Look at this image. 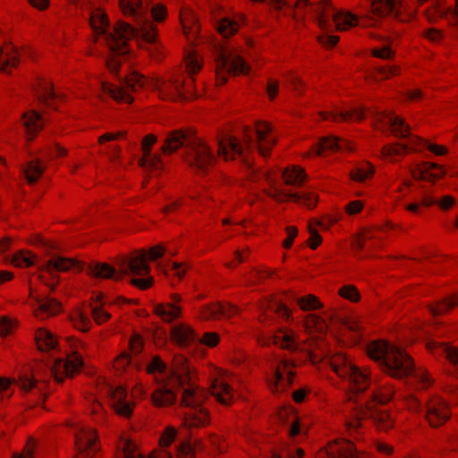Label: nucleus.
Listing matches in <instances>:
<instances>
[{
  "label": "nucleus",
  "mask_w": 458,
  "mask_h": 458,
  "mask_svg": "<svg viewBox=\"0 0 458 458\" xmlns=\"http://www.w3.org/2000/svg\"><path fill=\"white\" fill-rule=\"evenodd\" d=\"M120 7L124 15L131 16L136 25L119 21L111 27L106 13L99 8L90 10L89 21L98 40L108 47L110 55L106 59V66L112 73H117L121 57L128 53L126 40L131 38H140L148 45L149 54L159 59L164 56V47L157 38V30L151 19L162 21L166 16V9L162 4L151 7L144 4L143 0H120Z\"/></svg>",
  "instance_id": "f257e3e1"
},
{
  "label": "nucleus",
  "mask_w": 458,
  "mask_h": 458,
  "mask_svg": "<svg viewBox=\"0 0 458 458\" xmlns=\"http://www.w3.org/2000/svg\"><path fill=\"white\" fill-rule=\"evenodd\" d=\"M147 372L153 376L157 384L150 394L155 406L166 407L174 404L177 401L176 389L180 388V405L187 409L182 419L184 427L200 428L209 422L208 411L204 406L208 394L192 381V369L185 357L176 356L174 368L169 370L165 363L158 356H155L148 364Z\"/></svg>",
  "instance_id": "f03ea898"
},
{
  "label": "nucleus",
  "mask_w": 458,
  "mask_h": 458,
  "mask_svg": "<svg viewBox=\"0 0 458 458\" xmlns=\"http://www.w3.org/2000/svg\"><path fill=\"white\" fill-rule=\"evenodd\" d=\"M330 363L335 374L349 382L352 391H369L366 400L355 404L354 420L346 423L350 437L359 439L356 433H359L360 420L363 419L371 420L379 430L386 431L393 428V417L386 411L376 407L377 404H385L393 398V386L388 383L372 379L369 372L353 365L345 355L334 356Z\"/></svg>",
  "instance_id": "7ed1b4c3"
},
{
  "label": "nucleus",
  "mask_w": 458,
  "mask_h": 458,
  "mask_svg": "<svg viewBox=\"0 0 458 458\" xmlns=\"http://www.w3.org/2000/svg\"><path fill=\"white\" fill-rule=\"evenodd\" d=\"M120 273L107 263L93 262L87 265L72 259L55 256L45 264V269L53 274L54 272H65L71 268L78 271L87 270L89 275L98 278L120 280L123 275L131 274L134 276H144L149 273L150 267L147 263V256L140 251L131 257H123L117 261Z\"/></svg>",
  "instance_id": "20e7f679"
},
{
  "label": "nucleus",
  "mask_w": 458,
  "mask_h": 458,
  "mask_svg": "<svg viewBox=\"0 0 458 458\" xmlns=\"http://www.w3.org/2000/svg\"><path fill=\"white\" fill-rule=\"evenodd\" d=\"M368 355L379 364L384 372L395 378L410 377L421 388L431 385L427 372L415 368L411 358L400 347L378 340L368 346Z\"/></svg>",
  "instance_id": "39448f33"
},
{
  "label": "nucleus",
  "mask_w": 458,
  "mask_h": 458,
  "mask_svg": "<svg viewBox=\"0 0 458 458\" xmlns=\"http://www.w3.org/2000/svg\"><path fill=\"white\" fill-rule=\"evenodd\" d=\"M273 126L267 122H257L255 130L245 128L242 142L236 137L225 135L217 140L218 155L225 160L240 157L250 168L251 164L247 158V151L257 148L259 154L266 157L276 144Z\"/></svg>",
  "instance_id": "423d86ee"
},
{
  "label": "nucleus",
  "mask_w": 458,
  "mask_h": 458,
  "mask_svg": "<svg viewBox=\"0 0 458 458\" xmlns=\"http://www.w3.org/2000/svg\"><path fill=\"white\" fill-rule=\"evenodd\" d=\"M189 82H181L178 79H170L162 81L159 79H146L137 72L131 73L124 80H119V85L104 82L103 90L112 97L114 100L131 103L132 98L130 91H137L140 89L148 87L157 90L163 99H181L186 98L183 93V88H188Z\"/></svg>",
  "instance_id": "0eeeda50"
},
{
  "label": "nucleus",
  "mask_w": 458,
  "mask_h": 458,
  "mask_svg": "<svg viewBox=\"0 0 458 458\" xmlns=\"http://www.w3.org/2000/svg\"><path fill=\"white\" fill-rule=\"evenodd\" d=\"M179 148H183V159L197 173H208L216 162L209 146L193 132L180 130L169 132L161 151L165 155H171Z\"/></svg>",
  "instance_id": "6e6552de"
},
{
  "label": "nucleus",
  "mask_w": 458,
  "mask_h": 458,
  "mask_svg": "<svg viewBox=\"0 0 458 458\" xmlns=\"http://www.w3.org/2000/svg\"><path fill=\"white\" fill-rule=\"evenodd\" d=\"M305 4L311 8L322 30H328L331 28L330 20L334 21L338 30H345L359 24L356 15L350 12L335 11L330 0H318L316 4L305 0Z\"/></svg>",
  "instance_id": "1a4fd4ad"
},
{
  "label": "nucleus",
  "mask_w": 458,
  "mask_h": 458,
  "mask_svg": "<svg viewBox=\"0 0 458 458\" xmlns=\"http://www.w3.org/2000/svg\"><path fill=\"white\" fill-rule=\"evenodd\" d=\"M377 122L382 125L391 128V132L399 138H410L409 144L396 143L391 146H385L383 148V154L385 156L401 155L409 149H413L412 144H415L420 140L410 133V126L405 123L404 120L392 113H384L377 114Z\"/></svg>",
  "instance_id": "9d476101"
},
{
  "label": "nucleus",
  "mask_w": 458,
  "mask_h": 458,
  "mask_svg": "<svg viewBox=\"0 0 458 458\" xmlns=\"http://www.w3.org/2000/svg\"><path fill=\"white\" fill-rule=\"evenodd\" d=\"M72 353L66 359H55L51 367V374L56 382L61 383L64 377H72L83 366L81 355L78 352L80 348H85V344L80 340H72Z\"/></svg>",
  "instance_id": "9b49d317"
},
{
  "label": "nucleus",
  "mask_w": 458,
  "mask_h": 458,
  "mask_svg": "<svg viewBox=\"0 0 458 458\" xmlns=\"http://www.w3.org/2000/svg\"><path fill=\"white\" fill-rule=\"evenodd\" d=\"M249 65L240 55L233 51L221 50L216 58V80L221 85L225 83L227 74L248 73Z\"/></svg>",
  "instance_id": "f8f14e48"
},
{
  "label": "nucleus",
  "mask_w": 458,
  "mask_h": 458,
  "mask_svg": "<svg viewBox=\"0 0 458 458\" xmlns=\"http://www.w3.org/2000/svg\"><path fill=\"white\" fill-rule=\"evenodd\" d=\"M293 367H295V363L286 358H276L272 362V377L269 379L272 391H284L292 384L294 377V372L292 370Z\"/></svg>",
  "instance_id": "ddd939ff"
},
{
  "label": "nucleus",
  "mask_w": 458,
  "mask_h": 458,
  "mask_svg": "<svg viewBox=\"0 0 458 458\" xmlns=\"http://www.w3.org/2000/svg\"><path fill=\"white\" fill-rule=\"evenodd\" d=\"M100 392L109 399L111 406L119 416L129 418L132 414L134 404L127 399V392L123 386L105 384Z\"/></svg>",
  "instance_id": "4468645a"
},
{
  "label": "nucleus",
  "mask_w": 458,
  "mask_h": 458,
  "mask_svg": "<svg viewBox=\"0 0 458 458\" xmlns=\"http://www.w3.org/2000/svg\"><path fill=\"white\" fill-rule=\"evenodd\" d=\"M401 4L398 0H370L371 15L368 16L364 22V26H376L377 18H383L386 15H391L400 21H403L401 16L400 7Z\"/></svg>",
  "instance_id": "2eb2a0df"
},
{
  "label": "nucleus",
  "mask_w": 458,
  "mask_h": 458,
  "mask_svg": "<svg viewBox=\"0 0 458 458\" xmlns=\"http://www.w3.org/2000/svg\"><path fill=\"white\" fill-rule=\"evenodd\" d=\"M262 176L267 181L268 183L271 184L272 189L267 191V195L276 201L282 202L287 199H292L299 204H302L309 208H312L316 206L318 201V197L310 192H302V193H292L289 191H284L275 186V182L272 177L267 174H262Z\"/></svg>",
  "instance_id": "dca6fc26"
},
{
  "label": "nucleus",
  "mask_w": 458,
  "mask_h": 458,
  "mask_svg": "<svg viewBox=\"0 0 458 458\" xmlns=\"http://www.w3.org/2000/svg\"><path fill=\"white\" fill-rule=\"evenodd\" d=\"M173 338L181 345H189L192 343L198 342V335L194 331L184 325L175 326L172 328ZM200 342V340H199ZM219 342V335L214 332H207L203 335L201 343L208 347L216 346Z\"/></svg>",
  "instance_id": "f3484780"
},
{
  "label": "nucleus",
  "mask_w": 458,
  "mask_h": 458,
  "mask_svg": "<svg viewBox=\"0 0 458 458\" xmlns=\"http://www.w3.org/2000/svg\"><path fill=\"white\" fill-rule=\"evenodd\" d=\"M420 202L411 203L406 208L411 212H418L420 205L428 208L432 205L437 204L441 209L447 210L454 204V199L450 195H445L442 199H438L432 195L431 190L426 186L420 185Z\"/></svg>",
  "instance_id": "a211bd4d"
},
{
  "label": "nucleus",
  "mask_w": 458,
  "mask_h": 458,
  "mask_svg": "<svg viewBox=\"0 0 458 458\" xmlns=\"http://www.w3.org/2000/svg\"><path fill=\"white\" fill-rule=\"evenodd\" d=\"M426 419L432 427H438L449 418L446 403L438 397L428 401L423 410Z\"/></svg>",
  "instance_id": "6ab92c4d"
},
{
  "label": "nucleus",
  "mask_w": 458,
  "mask_h": 458,
  "mask_svg": "<svg viewBox=\"0 0 458 458\" xmlns=\"http://www.w3.org/2000/svg\"><path fill=\"white\" fill-rule=\"evenodd\" d=\"M157 141V138L153 134H148L144 137L141 143L143 152L142 157L139 160L140 165L146 170L160 171L163 169V163L160 157L151 153V147Z\"/></svg>",
  "instance_id": "aec40b11"
},
{
  "label": "nucleus",
  "mask_w": 458,
  "mask_h": 458,
  "mask_svg": "<svg viewBox=\"0 0 458 458\" xmlns=\"http://www.w3.org/2000/svg\"><path fill=\"white\" fill-rule=\"evenodd\" d=\"M361 449L352 440H341L329 444L327 458H360Z\"/></svg>",
  "instance_id": "412c9836"
},
{
  "label": "nucleus",
  "mask_w": 458,
  "mask_h": 458,
  "mask_svg": "<svg viewBox=\"0 0 458 458\" xmlns=\"http://www.w3.org/2000/svg\"><path fill=\"white\" fill-rule=\"evenodd\" d=\"M320 115L323 119H331L334 122L360 121L364 118L365 111L361 107H353L348 110L335 107V109L330 112H321Z\"/></svg>",
  "instance_id": "4be33fe9"
},
{
  "label": "nucleus",
  "mask_w": 458,
  "mask_h": 458,
  "mask_svg": "<svg viewBox=\"0 0 458 458\" xmlns=\"http://www.w3.org/2000/svg\"><path fill=\"white\" fill-rule=\"evenodd\" d=\"M35 307L34 312L36 317L44 319L50 316L57 314L61 310V304L55 299L50 297H33Z\"/></svg>",
  "instance_id": "5701e85b"
},
{
  "label": "nucleus",
  "mask_w": 458,
  "mask_h": 458,
  "mask_svg": "<svg viewBox=\"0 0 458 458\" xmlns=\"http://www.w3.org/2000/svg\"><path fill=\"white\" fill-rule=\"evenodd\" d=\"M352 151V145L344 140L335 136L325 137L320 140L314 148L316 155H321L323 151Z\"/></svg>",
  "instance_id": "b1692460"
},
{
  "label": "nucleus",
  "mask_w": 458,
  "mask_h": 458,
  "mask_svg": "<svg viewBox=\"0 0 458 458\" xmlns=\"http://www.w3.org/2000/svg\"><path fill=\"white\" fill-rule=\"evenodd\" d=\"M237 312L238 309L231 304H212L204 306L200 314L203 319H210L220 317L229 318Z\"/></svg>",
  "instance_id": "393cba45"
},
{
  "label": "nucleus",
  "mask_w": 458,
  "mask_h": 458,
  "mask_svg": "<svg viewBox=\"0 0 458 458\" xmlns=\"http://www.w3.org/2000/svg\"><path fill=\"white\" fill-rule=\"evenodd\" d=\"M173 302L165 304H157L155 306V312L160 316L165 321H173L179 318L181 314V307L177 305L178 302L182 301L180 295L174 293L171 295Z\"/></svg>",
  "instance_id": "a878e982"
},
{
  "label": "nucleus",
  "mask_w": 458,
  "mask_h": 458,
  "mask_svg": "<svg viewBox=\"0 0 458 458\" xmlns=\"http://www.w3.org/2000/svg\"><path fill=\"white\" fill-rule=\"evenodd\" d=\"M273 342L276 345L286 349L292 352L299 348L295 334L287 328H280L273 335Z\"/></svg>",
  "instance_id": "bb28decb"
},
{
  "label": "nucleus",
  "mask_w": 458,
  "mask_h": 458,
  "mask_svg": "<svg viewBox=\"0 0 458 458\" xmlns=\"http://www.w3.org/2000/svg\"><path fill=\"white\" fill-rule=\"evenodd\" d=\"M211 394L217 402L224 405H228L233 399L232 387L223 379L216 378L211 385Z\"/></svg>",
  "instance_id": "cd10ccee"
},
{
  "label": "nucleus",
  "mask_w": 458,
  "mask_h": 458,
  "mask_svg": "<svg viewBox=\"0 0 458 458\" xmlns=\"http://www.w3.org/2000/svg\"><path fill=\"white\" fill-rule=\"evenodd\" d=\"M22 124L26 130L29 140H31L38 131L43 128L44 123L39 113L32 110L22 115Z\"/></svg>",
  "instance_id": "c85d7f7f"
},
{
  "label": "nucleus",
  "mask_w": 458,
  "mask_h": 458,
  "mask_svg": "<svg viewBox=\"0 0 458 458\" xmlns=\"http://www.w3.org/2000/svg\"><path fill=\"white\" fill-rule=\"evenodd\" d=\"M445 174L443 167L435 163L425 164L423 167L417 171H412V177L415 180L421 181H436Z\"/></svg>",
  "instance_id": "c756f323"
},
{
  "label": "nucleus",
  "mask_w": 458,
  "mask_h": 458,
  "mask_svg": "<svg viewBox=\"0 0 458 458\" xmlns=\"http://www.w3.org/2000/svg\"><path fill=\"white\" fill-rule=\"evenodd\" d=\"M20 168L29 184L36 183L45 171V166L38 158L29 161L26 165H21Z\"/></svg>",
  "instance_id": "7c9ffc66"
},
{
  "label": "nucleus",
  "mask_w": 458,
  "mask_h": 458,
  "mask_svg": "<svg viewBox=\"0 0 458 458\" xmlns=\"http://www.w3.org/2000/svg\"><path fill=\"white\" fill-rule=\"evenodd\" d=\"M19 63V55L14 46L8 45L0 48V71L9 73V67H16Z\"/></svg>",
  "instance_id": "2f4dec72"
},
{
  "label": "nucleus",
  "mask_w": 458,
  "mask_h": 458,
  "mask_svg": "<svg viewBox=\"0 0 458 458\" xmlns=\"http://www.w3.org/2000/svg\"><path fill=\"white\" fill-rule=\"evenodd\" d=\"M284 182L288 185L300 186L305 181L306 174L303 169L293 166L282 173Z\"/></svg>",
  "instance_id": "473e14b6"
},
{
  "label": "nucleus",
  "mask_w": 458,
  "mask_h": 458,
  "mask_svg": "<svg viewBox=\"0 0 458 458\" xmlns=\"http://www.w3.org/2000/svg\"><path fill=\"white\" fill-rule=\"evenodd\" d=\"M36 342L40 351L54 350L56 346L54 335L45 329H40L36 333Z\"/></svg>",
  "instance_id": "72a5a7b5"
},
{
  "label": "nucleus",
  "mask_w": 458,
  "mask_h": 458,
  "mask_svg": "<svg viewBox=\"0 0 458 458\" xmlns=\"http://www.w3.org/2000/svg\"><path fill=\"white\" fill-rule=\"evenodd\" d=\"M36 96L41 103L51 106L50 101L56 98L52 85L47 81H42L39 82L38 88L35 89Z\"/></svg>",
  "instance_id": "f704fd0d"
},
{
  "label": "nucleus",
  "mask_w": 458,
  "mask_h": 458,
  "mask_svg": "<svg viewBox=\"0 0 458 458\" xmlns=\"http://www.w3.org/2000/svg\"><path fill=\"white\" fill-rule=\"evenodd\" d=\"M458 304V294L444 299L435 306H430L429 310L432 315L437 316L443 314Z\"/></svg>",
  "instance_id": "c9c22d12"
},
{
  "label": "nucleus",
  "mask_w": 458,
  "mask_h": 458,
  "mask_svg": "<svg viewBox=\"0 0 458 458\" xmlns=\"http://www.w3.org/2000/svg\"><path fill=\"white\" fill-rule=\"evenodd\" d=\"M238 28L239 23L229 17H225L217 22V30L224 38H228L234 34Z\"/></svg>",
  "instance_id": "e433bc0d"
},
{
  "label": "nucleus",
  "mask_w": 458,
  "mask_h": 458,
  "mask_svg": "<svg viewBox=\"0 0 458 458\" xmlns=\"http://www.w3.org/2000/svg\"><path fill=\"white\" fill-rule=\"evenodd\" d=\"M304 325L308 331L315 330L318 333H324L327 327L325 319L315 314L307 315Z\"/></svg>",
  "instance_id": "4c0bfd02"
},
{
  "label": "nucleus",
  "mask_w": 458,
  "mask_h": 458,
  "mask_svg": "<svg viewBox=\"0 0 458 458\" xmlns=\"http://www.w3.org/2000/svg\"><path fill=\"white\" fill-rule=\"evenodd\" d=\"M71 321L77 329L82 332H87L90 328L91 322L89 318L80 310L73 312L71 316Z\"/></svg>",
  "instance_id": "58836bf2"
},
{
  "label": "nucleus",
  "mask_w": 458,
  "mask_h": 458,
  "mask_svg": "<svg viewBox=\"0 0 458 458\" xmlns=\"http://www.w3.org/2000/svg\"><path fill=\"white\" fill-rule=\"evenodd\" d=\"M399 68L395 65H375L374 78L376 81L386 80L398 74Z\"/></svg>",
  "instance_id": "ea45409f"
},
{
  "label": "nucleus",
  "mask_w": 458,
  "mask_h": 458,
  "mask_svg": "<svg viewBox=\"0 0 458 458\" xmlns=\"http://www.w3.org/2000/svg\"><path fill=\"white\" fill-rule=\"evenodd\" d=\"M36 257L30 252L19 251L14 254L11 261L13 265L20 267H31L34 264Z\"/></svg>",
  "instance_id": "a19ab883"
},
{
  "label": "nucleus",
  "mask_w": 458,
  "mask_h": 458,
  "mask_svg": "<svg viewBox=\"0 0 458 458\" xmlns=\"http://www.w3.org/2000/svg\"><path fill=\"white\" fill-rule=\"evenodd\" d=\"M296 302L302 310H317L322 306L318 299L312 294L304 297H296Z\"/></svg>",
  "instance_id": "79ce46f5"
},
{
  "label": "nucleus",
  "mask_w": 458,
  "mask_h": 458,
  "mask_svg": "<svg viewBox=\"0 0 458 458\" xmlns=\"http://www.w3.org/2000/svg\"><path fill=\"white\" fill-rule=\"evenodd\" d=\"M374 173L373 167L369 164H365L362 166L357 167L352 172V177L354 181L364 182Z\"/></svg>",
  "instance_id": "37998d69"
},
{
  "label": "nucleus",
  "mask_w": 458,
  "mask_h": 458,
  "mask_svg": "<svg viewBox=\"0 0 458 458\" xmlns=\"http://www.w3.org/2000/svg\"><path fill=\"white\" fill-rule=\"evenodd\" d=\"M178 458H194V448L191 443L182 441L174 447Z\"/></svg>",
  "instance_id": "c03bdc74"
},
{
  "label": "nucleus",
  "mask_w": 458,
  "mask_h": 458,
  "mask_svg": "<svg viewBox=\"0 0 458 458\" xmlns=\"http://www.w3.org/2000/svg\"><path fill=\"white\" fill-rule=\"evenodd\" d=\"M19 386L23 391L29 392L37 388V380L33 376L25 373L20 376Z\"/></svg>",
  "instance_id": "a18cd8bd"
},
{
  "label": "nucleus",
  "mask_w": 458,
  "mask_h": 458,
  "mask_svg": "<svg viewBox=\"0 0 458 458\" xmlns=\"http://www.w3.org/2000/svg\"><path fill=\"white\" fill-rule=\"evenodd\" d=\"M339 294L352 301H357L360 299V294L357 289L352 285H345L339 289Z\"/></svg>",
  "instance_id": "49530a36"
},
{
  "label": "nucleus",
  "mask_w": 458,
  "mask_h": 458,
  "mask_svg": "<svg viewBox=\"0 0 458 458\" xmlns=\"http://www.w3.org/2000/svg\"><path fill=\"white\" fill-rule=\"evenodd\" d=\"M372 55L373 56L377 58L389 60L393 58L394 52L391 49V47L388 45H383L380 47H375L372 50Z\"/></svg>",
  "instance_id": "de8ad7c7"
},
{
  "label": "nucleus",
  "mask_w": 458,
  "mask_h": 458,
  "mask_svg": "<svg viewBox=\"0 0 458 458\" xmlns=\"http://www.w3.org/2000/svg\"><path fill=\"white\" fill-rule=\"evenodd\" d=\"M269 309L272 310V312L276 313L278 316L286 320L291 317L289 309L282 302H271L269 303Z\"/></svg>",
  "instance_id": "09e8293b"
},
{
  "label": "nucleus",
  "mask_w": 458,
  "mask_h": 458,
  "mask_svg": "<svg viewBox=\"0 0 458 458\" xmlns=\"http://www.w3.org/2000/svg\"><path fill=\"white\" fill-rule=\"evenodd\" d=\"M91 314L95 322L98 324H102L110 318V314L97 304L91 306Z\"/></svg>",
  "instance_id": "8fccbe9b"
},
{
  "label": "nucleus",
  "mask_w": 458,
  "mask_h": 458,
  "mask_svg": "<svg viewBox=\"0 0 458 458\" xmlns=\"http://www.w3.org/2000/svg\"><path fill=\"white\" fill-rule=\"evenodd\" d=\"M130 349L133 354H139L143 349V341L141 337L134 334L130 340Z\"/></svg>",
  "instance_id": "3c124183"
},
{
  "label": "nucleus",
  "mask_w": 458,
  "mask_h": 458,
  "mask_svg": "<svg viewBox=\"0 0 458 458\" xmlns=\"http://www.w3.org/2000/svg\"><path fill=\"white\" fill-rule=\"evenodd\" d=\"M186 67L190 74H194L199 71L200 64L196 56L189 55L186 59Z\"/></svg>",
  "instance_id": "603ef678"
},
{
  "label": "nucleus",
  "mask_w": 458,
  "mask_h": 458,
  "mask_svg": "<svg viewBox=\"0 0 458 458\" xmlns=\"http://www.w3.org/2000/svg\"><path fill=\"white\" fill-rule=\"evenodd\" d=\"M309 233H310L309 245L311 249H316L321 242V240H322L321 236L312 227V225L309 226Z\"/></svg>",
  "instance_id": "864d4df0"
},
{
  "label": "nucleus",
  "mask_w": 458,
  "mask_h": 458,
  "mask_svg": "<svg viewBox=\"0 0 458 458\" xmlns=\"http://www.w3.org/2000/svg\"><path fill=\"white\" fill-rule=\"evenodd\" d=\"M125 136V131H117V132H107L101 135L98 139L100 144H103L106 141L116 140Z\"/></svg>",
  "instance_id": "5fc2aeb1"
},
{
  "label": "nucleus",
  "mask_w": 458,
  "mask_h": 458,
  "mask_svg": "<svg viewBox=\"0 0 458 458\" xmlns=\"http://www.w3.org/2000/svg\"><path fill=\"white\" fill-rule=\"evenodd\" d=\"M374 234L371 231L369 230H366L364 231L355 241V247L358 249V250H361L364 246V242L366 240H369V239H372L374 238Z\"/></svg>",
  "instance_id": "6e6d98bb"
},
{
  "label": "nucleus",
  "mask_w": 458,
  "mask_h": 458,
  "mask_svg": "<svg viewBox=\"0 0 458 458\" xmlns=\"http://www.w3.org/2000/svg\"><path fill=\"white\" fill-rule=\"evenodd\" d=\"M287 238L284 241V247L288 249L292 246L293 239L296 237L298 233V230L294 226H289L286 228Z\"/></svg>",
  "instance_id": "4d7b16f0"
},
{
  "label": "nucleus",
  "mask_w": 458,
  "mask_h": 458,
  "mask_svg": "<svg viewBox=\"0 0 458 458\" xmlns=\"http://www.w3.org/2000/svg\"><path fill=\"white\" fill-rule=\"evenodd\" d=\"M175 438V431L174 429L167 430L160 438V444L163 447L169 446Z\"/></svg>",
  "instance_id": "13d9d810"
},
{
  "label": "nucleus",
  "mask_w": 458,
  "mask_h": 458,
  "mask_svg": "<svg viewBox=\"0 0 458 458\" xmlns=\"http://www.w3.org/2000/svg\"><path fill=\"white\" fill-rule=\"evenodd\" d=\"M318 40L322 45L327 47H334L339 41V37L335 35L325 34L321 35L318 38Z\"/></svg>",
  "instance_id": "bf43d9fd"
},
{
  "label": "nucleus",
  "mask_w": 458,
  "mask_h": 458,
  "mask_svg": "<svg viewBox=\"0 0 458 458\" xmlns=\"http://www.w3.org/2000/svg\"><path fill=\"white\" fill-rule=\"evenodd\" d=\"M445 15L451 24L458 26V0H456V8L449 9Z\"/></svg>",
  "instance_id": "052dcab7"
},
{
  "label": "nucleus",
  "mask_w": 458,
  "mask_h": 458,
  "mask_svg": "<svg viewBox=\"0 0 458 458\" xmlns=\"http://www.w3.org/2000/svg\"><path fill=\"white\" fill-rule=\"evenodd\" d=\"M13 328V323L6 318H0V335H8Z\"/></svg>",
  "instance_id": "680f3d73"
},
{
  "label": "nucleus",
  "mask_w": 458,
  "mask_h": 458,
  "mask_svg": "<svg viewBox=\"0 0 458 458\" xmlns=\"http://www.w3.org/2000/svg\"><path fill=\"white\" fill-rule=\"evenodd\" d=\"M123 455V458H170V454L167 452H164L159 456L151 455L149 457H145L141 454L131 453V452H124Z\"/></svg>",
  "instance_id": "e2e57ef3"
},
{
  "label": "nucleus",
  "mask_w": 458,
  "mask_h": 458,
  "mask_svg": "<svg viewBox=\"0 0 458 458\" xmlns=\"http://www.w3.org/2000/svg\"><path fill=\"white\" fill-rule=\"evenodd\" d=\"M362 208V203L359 200H353L346 206V211L350 215H354L360 212Z\"/></svg>",
  "instance_id": "0e129e2a"
},
{
  "label": "nucleus",
  "mask_w": 458,
  "mask_h": 458,
  "mask_svg": "<svg viewBox=\"0 0 458 458\" xmlns=\"http://www.w3.org/2000/svg\"><path fill=\"white\" fill-rule=\"evenodd\" d=\"M165 251V250L162 246H156L150 250L148 257L150 259L156 260L161 258L164 255Z\"/></svg>",
  "instance_id": "69168bd1"
},
{
  "label": "nucleus",
  "mask_w": 458,
  "mask_h": 458,
  "mask_svg": "<svg viewBox=\"0 0 458 458\" xmlns=\"http://www.w3.org/2000/svg\"><path fill=\"white\" fill-rule=\"evenodd\" d=\"M278 92V83L276 81H269L267 85V93L271 99H273Z\"/></svg>",
  "instance_id": "338daca9"
},
{
  "label": "nucleus",
  "mask_w": 458,
  "mask_h": 458,
  "mask_svg": "<svg viewBox=\"0 0 458 458\" xmlns=\"http://www.w3.org/2000/svg\"><path fill=\"white\" fill-rule=\"evenodd\" d=\"M131 284L140 289H147L152 284V278H147V279H132Z\"/></svg>",
  "instance_id": "774afa93"
}]
</instances>
